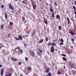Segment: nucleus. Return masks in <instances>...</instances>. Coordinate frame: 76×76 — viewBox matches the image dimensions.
Instances as JSON below:
<instances>
[{
	"instance_id": "f03ea898",
	"label": "nucleus",
	"mask_w": 76,
	"mask_h": 76,
	"mask_svg": "<svg viewBox=\"0 0 76 76\" xmlns=\"http://www.w3.org/2000/svg\"><path fill=\"white\" fill-rule=\"evenodd\" d=\"M32 31L33 32H31V35L32 36H34L36 33V29H34Z\"/></svg>"
},
{
	"instance_id": "72a5a7b5",
	"label": "nucleus",
	"mask_w": 76,
	"mask_h": 76,
	"mask_svg": "<svg viewBox=\"0 0 76 76\" xmlns=\"http://www.w3.org/2000/svg\"><path fill=\"white\" fill-rule=\"evenodd\" d=\"M7 35L8 36V37L9 38V37L10 36V35H11V34H8Z\"/></svg>"
},
{
	"instance_id": "7c9ffc66",
	"label": "nucleus",
	"mask_w": 76,
	"mask_h": 76,
	"mask_svg": "<svg viewBox=\"0 0 76 76\" xmlns=\"http://www.w3.org/2000/svg\"><path fill=\"white\" fill-rule=\"evenodd\" d=\"M39 51L40 52V53H42V50H41L40 49H39Z\"/></svg>"
},
{
	"instance_id": "58836bf2",
	"label": "nucleus",
	"mask_w": 76,
	"mask_h": 76,
	"mask_svg": "<svg viewBox=\"0 0 76 76\" xmlns=\"http://www.w3.org/2000/svg\"><path fill=\"white\" fill-rule=\"evenodd\" d=\"M23 44H24V47H26V46H27L26 44H25V43H23Z\"/></svg>"
},
{
	"instance_id": "c03bdc74",
	"label": "nucleus",
	"mask_w": 76,
	"mask_h": 76,
	"mask_svg": "<svg viewBox=\"0 0 76 76\" xmlns=\"http://www.w3.org/2000/svg\"><path fill=\"white\" fill-rule=\"evenodd\" d=\"M71 41H74V39H73L72 38L71 39Z\"/></svg>"
},
{
	"instance_id": "7ed1b4c3",
	"label": "nucleus",
	"mask_w": 76,
	"mask_h": 76,
	"mask_svg": "<svg viewBox=\"0 0 76 76\" xmlns=\"http://www.w3.org/2000/svg\"><path fill=\"white\" fill-rule=\"evenodd\" d=\"M50 51L52 52V53H53L54 51V48L53 46H51L50 48Z\"/></svg>"
},
{
	"instance_id": "052dcab7",
	"label": "nucleus",
	"mask_w": 76,
	"mask_h": 76,
	"mask_svg": "<svg viewBox=\"0 0 76 76\" xmlns=\"http://www.w3.org/2000/svg\"><path fill=\"white\" fill-rule=\"evenodd\" d=\"M26 36H27V37H28V35H26L25 37H26Z\"/></svg>"
},
{
	"instance_id": "5701e85b",
	"label": "nucleus",
	"mask_w": 76,
	"mask_h": 76,
	"mask_svg": "<svg viewBox=\"0 0 76 76\" xmlns=\"http://www.w3.org/2000/svg\"><path fill=\"white\" fill-rule=\"evenodd\" d=\"M57 73L58 75H60V74H61V72L58 71Z\"/></svg>"
},
{
	"instance_id": "4c0bfd02",
	"label": "nucleus",
	"mask_w": 76,
	"mask_h": 76,
	"mask_svg": "<svg viewBox=\"0 0 76 76\" xmlns=\"http://www.w3.org/2000/svg\"><path fill=\"white\" fill-rule=\"evenodd\" d=\"M63 42H61L60 43V45H63Z\"/></svg>"
},
{
	"instance_id": "f8f14e48",
	"label": "nucleus",
	"mask_w": 76,
	"mask_h": 76,
	"mask_svg": "<svg viewBox=\"0 0 76 76\" xmlns=\"http://www.w3.org/2000/svg\"><path fill=\"white\" fill-rule=\"evenodd\" d=\"M5 18L6 19L7 18V15L6 14V13L5 12Z\"/></svg>"
},
{
	"instance_id": "39448f33",
	"label": "nucleus",
	"mask_w": 76,
	"mask_h": 76,
	"mask_svg": "<svg viewBox=\"0 0 76 76\" xmlns=\"http://www.w3.org/2000/svg\"><path fill=\"white\" fill-rule=\"evenodd\" d=\"M32 5L33 7V9L34 10L35 9L37 8V5H36V4H32Z\"/></svg>"
},
{
	"instance_id": "cd10ccee",
	"label": "nucleus",
	"mask_w": 76,
	"mask_h": 76,
	"mask_svg": "<svg viewBox=\"0 0 76 76\" xmlns=\"http://www.w3.org/2000/svg\"><path fill=\"white\" fill-rule=\"evenodd\" d=\"M14 38H15V39L17 41H18V40H19L18 38H17V37H15Z\"/></svg>"
},
{
	"instance_id": "37998d69",
	"label": "nucleus",
	"mask_w": 76,
	"mask_h": 76,
	"mask_svg": "<svg viewBox=\"0 0 76 76\" xmlns=\"http://www.w3.org/2000/svg\"><path fill=\"white\" fill-rule=\"evenodd\" d=\"M55 5L56 6H57V3H56V2H55Z\"/></svg>"
},
{
	"instance_id": "a19ab883",
	"label": "nucleus",
	"mask_w": 76,
	"mask_h": 76,
	"mask_svg": "<svg viewBox=\"0 0 76 76\" xmlns=\"http://www.w3.org/2000/svg\"><path fill=\"white\" fill-rule=\"evenodd\" d=\"M52 45V46H54V43H52V45Z\"/></svg>"
},
{
	"instance_id": "9d476101",
	"label": "nucleus",
	"mask_w": 76,
	"mask_h": 76,
	"mask_svg": "<svg viewBox=\"0 0 76 76\" xmlns=\"http://www.w3.org/2000/svg\"><path fill=\"white\" fill-rule=\"evenodd\" d=\"M18 49H20V48L19 47H17V48H15L14 49V50L15 51H16V50H18Z\"/></svg>"
},
{
	"instance_id": "09e8293b",
	"label": "nucleus",
	"mask_w": 76,
	"mask_h": 76,
	"mask_svg": "<svg viewBox=\"0 0 76 76\" xmlns=\"http://www.w3.org/2000/svg\"><path fill=\"white\" fill-rule=\"evenodd\" d=\"M22 3H25V2H24V1H22Z\"/></svg>"
},
{
	"instance_id": "13d9d810",
	"label": "nucleus",
	"mask_w": 76,
	"mask_h": 76,
	"mask_svg": "<svg viewBox=\"0 0 76 76\" xmlns=\"http://www.w3.org/2000/svg\"><path fill=\"white\" fill-rule=\"evenodd\" d=\"M23 0V1H26V0Z\"/></svg>"
},
{
	"instance_id": "2eb2a0df",
	"label": "nucleus",
	"mask_w": 76,
	"mask_h": 76,
	"mask_svg": "<svg viewBox=\"0 0 76 76\" xmlns=\"http://www.w3.org/2000/svg\"><path fill=\"white\" fill-rule=\"evenodd\" d=\"M67 19L68 22V24L69 25V24L70 23V20H69V19L68 17H67Z\"/></svg>"
},
{
	"instance_id": "6e6552de",
	"label": "nucleus",
	"mask_w": 76,
	"mask_h": 76,
	"mask_svg": "<svg viewBox=\"0 0 76 76\" xmlns=\"http://www.w3.org/2000/svg\"><path fill=\"white\" fill-rule=\"evenodd\" d=\"M69 33L71 34L72 35H75V34L71 31L69 32Z\"/></svg>"
},
{
	"instance_id": "603ef678",
	"label": "nucleus",
	"mask_w": 76,
	"mask_h": 76,
	"mask_svg": "<svg viewBox=\"0 0 76 76\" xmlns=\"http://www.w3.org/2000/svg\"><path fill=\"white\" fill-rule=\"evenodd\" d=\"M1 66H2V65H0V67H1Z\"/></svg>"
},
{
	"instance_id": "49530a36",
	"label": "nucleus",
	"mask_w": 76,
	"mask_h": 76,
	"mask_svg": "<svg viewBox=\"0 0 76 76\" xmlns=\"http://www.w3.org/2000/svg\"><path fill=\"white\" fill-rule=\"evenodd\" d=\"M46 5L47 6L48 5V4L47 3H46Z\"/></svg>"
},
{
	"instance_id": "aec40b11",
	"label": "nucleus",
	"mask_w": 76,
	"mask_h": 76,
	"mask_svg": "<svg viewBox=\"0 0 76 76\" xmlns=\"http://www.w3.org/2000/svg\"><path fill=\"white\" fill-rule=\"evenodd\" d=\"M41 54H42V53H40V52H38V56H41Z\"/></svg>"
},
{
	"instance_id": "f704fd0d",
	"label": "nucleus",
	"mask_w": 76,
	"mask_h": 76,
	"mask_svg": "<svg viewBox=\"0 0 76 76\" xmlns=\"http://www.w3.org/2000/svg\"><path fill=\"white\" fill-rule=\"evenodd\" d=\"M32 53L33 54V56H35V54L34 53V51H32Z\"/></svg>"
},
{
	"instance_id": "4d7b16f0",
	"label": "nucleus",
	"mask_w": 76,
	"mask_h": 76,
	"mask_svg": "<svg viewBox=\"0 0 76 76\" xmlns=\"http://www.w3.org/2000/svg\"><path fill=\"white\" fill-rule=\"evenodd\" d=\"M64 69H65V68H66V67L65 66H64Z\"/></svg>"
},
{
	"instance_id": "412c9836",
	"label": "nucleus",
	"mask_w": 76,
	"mask_h": 76,
	"mask_svg": "<svg viewBox=\"0 0 76 76\" xmlns=\"http://www.w3.org/2000/svg\"><path fill=\"white\" fill-rule=\"evenodd\" d=\"M8 76H12V74L10 73H8Z\"/></svg>"
},
{
	"instance_id": "0e129e2a",
	"label": "nucleus",
	"mask_w": 76,
	"mask_h": 76,
	"mask_svg": "<svg viewBox=\"0 0 76 76\" xmlns=\"http://www.w3.org/2000/svg\"><path fill=\"white\" fill-rule=\"evenodd\" d=\"M15 0V1H17V0Z\"/></svg>"
},
{
	"instance_id": "bf43d9fd",
	"label": "nucleus",
	"mask_w": 76,
	"mask_h": 76,
	"mask_svg": "<svg viewBox=\"0 0 76 76\" xmlns=\"http://www.w3.org/2000/svg\"><path fill=\"white\" fill-rule=\"evenodd\" d=\"M5 76H8V75H6Z\"/></svg>"
},
{
	"instance_id": "c85d7f7f",
	"label": "nucleus",
	"mask_w": 76,
	"mask_h": 76,
	"mask_svg": "<svg viewBox=\"0 0 76 76\" xmlns=\"http://www.w3.org/2000/svg\"><path fill=\"white\" fill-rule=\"evenodd\" d=\"M61 56H63L64 57H66V55L64 54H62L61 55Z\"/></svg>"
},
{
	"instance_id": "864d4df0",
	"label": "nucleus",
	"mask_w": 76,
	"mask_h": 76,
	"mask_svg": "<svg viewBox=\"0 0 76 76\" xmlns=\"http://www.w3.org/2000/svg\"><path fill=\"white\" fill-rule=\"evenodd\" d=\"M11 12L12 13H13V11H11Z\"/></svg>"
},
{
	"instance_id": "de8ad7c7",
	"label": "nucleus",
	"mask_w": 76,
	"mask_h": 76,
	"mask_svg": "<svg viewBox=\"0 0 76 76\" xmlns=\"http://www.w3.org/2000/svg\"><path fill=\"white\" fill-rule=\"evenodd\" d=\"M74 14L76 15V12H74Z\"/></svg>"
},
{
	"instance_id": "0eeeda50",
	"label": "nucleus",
	"mask_w": 76,
	"mask_h": 76,
	"mask_svg": "<svg viewBox=\"0 0 76 76\" xmlns=\"http://www.w3.org/2000/svg\"><path fill=\"white\" fill-rule=\"evenodd\" d=\"M11 59L12 60H13V61H17V59L16 58H14L13 57H12L11 58Z\"/></svg>"
},
{
	"instance_id": "a878e982",
	"label": "nucleus",
	"mask_w": 76,
	"mask_h": 76,
	"mask_svg": "<svg viewBox=\"0 0 76 76\" xmlns=\"http://www.w3.org/2000/svg\"><path fill=\"white\" fill-rule=\"evenodd\" d=\"M45 39L46 41H48V37H46Z\"/></svg>"
},
{
	"instance_id": "473e14b6",
	"label": "nucleus",
	"mask_w": 76,
	"mask_h": 76,
	"mask_svg": "<svg viewBox=\"0 0 76 76\" xmlns=\"http://www.w3.org/2000/svg\"><path fill=\"white\" fill-rule=\"evenodd\" d=\"M44 23H45V24H47V22L46 21H44Z\"/></svg>"
},
{
	"instance_id": "8fccbe9b",
	"label": "nucleus",
	"mask_w": 76,
	"mask_h": 76,
	"mask_svg": "<svg viewBox=\"0 0 76 76\" xmlns=\"http://www.w3.org/2000/svg\"><path fill=\"white\" fill-rule=\"evenodd\" d=\"M1 48H2V47L0 46V49H1Z\"/></svg>"
},
{
	"instance_id": "4468645a",
	"label": "nucleus",
	"mask_w": 76,
	"mask_h": 76,
	"mask_svg": "<svg viewBox=\"0 0 76 76\" xmlns=\"http://www.w3.org/2000/svg\"><path fill=\"white\" fill-rule=\"evenodd\" d=\"M56 18L58 19H60V16H59V15H56Z\"/></svg>"
},
{
	"instance_id": "79ce46f5",
	"label": "nucleus",
	"mask_w": 76,
	"mask_h": 76,
	"mask_svg": "<svg viewBox=\"0 0 76 76\" xmlns=\"http://www.w3.org/2000/svg\"><path fill=\"white\" fill-rule=\"evenodd\" d=\"M48 45L49 46L51 45V43L50 42H49L48 43Z\"/></svg>"
},
{
	"instance_id": "4be33fe9",
	"label": "nucleus",
	"mask_w": 76,
	"mask_h": 76,
	"mask_svg": "<svg viewBox=\"0 0 76 76\" xmlns=\"http://www.w3.org/2000/svg\"><path fill=\"white\" fill-rule=\"evenodd\" d=\"M28 70H31V67H28Z\"/></svg>"
},
{
	"instance_id": "dca6fc26",
	"label": "nucleus",
	"mask_w": 76,
	"mask_h": 76,
	"mask_svg": "<svg viewBox=\"0 0 76 76\" xmlns=\"http://www.w3.org/2000/svg\"><path fill=\"white\" fill-rule=\"evenodd\" d=\"M18 51H20V52H21V53H22V50L21 49H20H20H18Z\"/></svg>"
},
{
	"instance_id": "5fc2aeb1",
	"label": "nucleus",
	"mask_w": 76,
	"mask_h": 76,
	"mask_svg": "<svg viewBox=\"0 0 76 76\" xmlns=\"http://www.w3.org/2000/svg\"><path fill=\"white\" fill-rule=\"evenodd\" d=\"M20 76H23V75H22V74L20 73Z\"/></svg>"
},
{
	"instance_id": "ddd939ff",
	"label": "nucleus",
	"mask_w": 76,
	"mask_h": 76,
	"mask_svg": "<svg viewBox=\"0 0 76 76\" xmlns=\"http://www.w3.org/2000/svg\"><path fill=\"white\" fill-rule=\"evenodd\" d=\"M52 14V16L53 18H54V12H53Z\"/></svg>"
},
{
	"instance_id": "6e6d98bb",
	"label": "nucleus",
	"mask_w": 76,
	"mask_h": 76,
	"mask_svg": "<svg viewBox=\"0 0 76 76\" xmlns=\"http://www.w3.org/2000/svg\"><path fill=\"white\" fill-rule=\"evenodd\" d=\"M2 51H3V53H4V51H5V50H2Z\"/></svg>"
},
{
	"instance_id": "6ab92c4d",
	"label": "nucleus",
	"mask_w": 76,
	"mask_h": 76,
	"mask_svg": "<svg viewBox=\"0 0 76 76\" xmlns=\"http://www.w3.org/2000/svg\"><path fill=\"white\" fill-rule=\"evenodd\" d=\"M43 41H44V40L43 39H42L41 40L39 41V43H42V42H43Z\"/></svg>"
},
{
	"instance_id": "f257e3e1",
	"label": "nucleus",
	"mask_w": 76,
	"mask_h": 76,
	"mask_svg": "<svg viewBox=\"0 0 76 76\" xmlns=\"http://www.w3.org/2000/svg\"><path fill=\"white\" fill-rule=\"evenodd\" d=\"M8 6L9 8L11 9V10H14V7H13L12 5V4H8Z\"/></svg>"
},
{
	"instance_id": "423d86ee",
	"label": "nucleus",
	"mask_w": 76,
	"mask_h": 76,
	"mask_svg": "<svg viewBox=\"0 0 76 76\" xmlns=\"http://www.w3.org/2000/svg\"><path fill=\"white\" fill-rule=\"evenodd\" d=\"M50 70V68H47L46 69V71H45V73H48V72H49V71Z\"/></svg>"
},
{
	"instance_id": "c756f323",
	"label": "nucleus",
	"mask_w": 76,
	"mask_h": 76,
	"mask_svg": "<svg viewBox=\"0 0 76 76\" xmlns=\"http://www.w3.org/2000/svg\"><path fill=\"white\" fill-rule=\"evenodd\" d=\"M25 59H26V61H27L28 60V58L27 57H26L25 58Z\"/></svg>"
},
{
	"instance_id": "338daca9",
	"label": "nucleus",
	"mask_w": 76,
	"mask_h": 76,
	"mask_svg": "<svg viewBox=\"0 0 76 76\" xmlns=\"http://www.w3.org/2000/svg\"><path fill=\"white\" fill-rule=\"evenodd\" d=\"M1 0V1H2V0Z\"/></svg>"
},
{
	"instance_id": "3c124183",
	"label": "nucleus",
	"mask_w": 76,
	"mask_h": 76,
	"mask_svg": "<svg viewBox=\"0 0 76 76\" xmlns=\"http://www.w3.org/2000/svg\"><path fill=\"white\" fill-rule=\"evenodd\" d=\"M75 5H76V1H75Z\"/></svg>"
},
{
	"instance_id": "c9c22d12",
	"label": "nucleus",
	"mask_w": 76,
	"mask_h": 76,
	"mask_svg": "<svg viewBox=\"0 0 76 76\" xmlns=\"http://www.w3.org/2000/svg\"><path fill=\"white\" fill-rule=\"evenodd\" d=\"M18 65H20L21 64H22V62H19L18 63Z\"/></svg>"
},
{
	"instance_id": "69168bd1",
	"label": "nucleus",
	"mask_w": 76,
	"mask_h": 76,
	"mask_svg": "<svg viewBox=\"0 0 76 76\" xmlns=\"http://www.w3.org/2000/svg\"><path fill=\"white\" fill-rule=\"evenodd\" d=\"M66 76H69V75H66Z\"/></svg>"
},
{
	"instance_id": "b1692460",
	"label": "nucleus",
	"mask_w": 76,
	"mask_h": 76,
	"mask_svg": "<svg viewBox=\"0 0 76 76\" xmlns=\"http://www.w3.org/2000/svg\"><path fill=\"white\" fill-rule=\"evenodd\" d=\"M63 59L64 61H66V60H67V59H66L64 57L63 58Z\"/></svg>"
},
{
	"instance_id": "a211bd4d",
	"label": "nucleus",
	"mask_w": 76,
	"mask_h": 76,
	"mask_svg": "<svg viewBox=\"0 0 76 76\" xmlns=\"http://www.w3.org/2000/svg\"><path fill=\"white\" fill-rule=\"evenodd\" d=\"M50 12H53V9L52 8H50Z\"/></svg>"
},
{
	"instance_id": "ea45409f",
	"label": "nucleus",
	"mask_w": 76,
	"mask_h": 76,
	"mask_svg": "<svg viewBox=\"0 0 76 76\" xmlns=\"http://www.w3.org/2000/svg\"><path fill=\"white\" fill-rule=\"evenodd\" d=\"M73 8L74 9V10H76V7H75L74 6V7H73Z\"/></svg>"
},
{
	"instance_id": "393cba45",
	"label": "nucleus",
	"mask_w": 76,
	"mask_h": 76,
	"mask_svg": "<svg viewBox=\"0 0 76 76\" xmlns=\"http://www.w3.org/2000/svg\"><path fill=\"white\" fill-rule=\"evenodd\" d=\"M61 26H59L58 29L59 30H61Z\"/></svg>"
},
{
	"instance_id": "e433bc0d",
	"label": "nucleus",
	"mask_w": 76,
	"mask_h": 76,
	"mask_svg": "<svg viewBox=\"0 0 76 76\" xmlns=\"http://www.w3.org/2000/svg\"><path fill=\"white\" fill-rule=\"evenodd\" d=\"M61 42H64V41H63V39H61Z\"/></svg>"
},
{
	"instance_id": "f3484780",
	"label": "nucleus",
	"mask_w": 76,
	"mask_h": 76,
	"mask_svg": "<svg viewBox=\"0 0 76 76\" xmlns=\"http://www.w3.org/2000/svg\"><path fill=\"white\" fill-rule=\"evenodd\" d=\"M47 76H51V74L50 72L48 73V75H47Z\"/></svg>"
},
{
	"instance_id": "e2e57ef3",
	"label": "nucleus",
	"mask_w": 76,
	"mask_h": 76,
	"mask_svg": "<svg viewBox=\"0 0 76 76\" xmlns=\"http://www.w3.org/2000/svg\"><path fill=\"white\" fill-rule=\"evenodd\" d=\"M55 50H56V51H57V49H56Z\"/></svg>"
},
{
	"instance_id": "a18cd8bd",
	"label": "nucleus",
	"mask_w": 76,
	"mask_h": 76,
	"mask_svg": "<svg viewBox=\"0 0 76 76\" xmlns=\"http://www.w3.org/2000/svg\"><path fill=\"white\" fill-rule=\"evenodd\" d=\"M1 7L2 8H3V7H4V6H3V5H2V6H1Z\"/></svg>"
},
{
	"instance_id": "680f3d73",
	"label": "nucleus",
	"mask_w": 76,
	"mask_h": 76,
	"mask_svg": "<svg viewBox=\"0 0 76 76\" xmlns=\"http://www.w3.org/2000/svg\"><path fill=\"white\" fill-rule=\"evenodd\" d=\"M55 46H56V47H57V45H56Z\"/></svg>"
},
{
	"instance_id": "9b49d317",
	"label": "nucleus",
	"mask_w": 76,
	"mask_h": 76,
	"mask_svg": "<svg viewBox=\"0 0 76 76\" xmlns=\"http://www.w3.org/2000/svg\"><path fill=\"white\" fill-rule=\"evenodd\" d=\"M1 29H3L4 28V26H3V24H1Z\"/></svg>"
},
{
	"instance_id": "20e7f679",
	"label": "nucleus",
	"mask_w": 76,
	"mask_h": 76,
	"mask_svg": "<svg viewBox=\"0 0 76 76\" xmlns=\"http://www.w3.org/2000/svg\"><path fill=\"white\" fill-rule=\"evenodd\" d=\"M4 73V70H3V69H2L1 70V76H2L3 75Z\"/></svg>"
},
{
	"instance_id": "bb28decb",
	"label": "nucleus",
	"mask_w": 76,
	"mask_h": 76,
	"mask_svg": "<svg viewBox=\"0 0 76 76\" xmlns=\"http://www.w3.org/2000/svg\"><path fill=\"white\" fill-rule=\"evenodd\" d=\"M10 25L11 26H12V25H13V23L11 22H10Z\"/></svg>"
},
{
	"instance_id": "2f4dec72",
	"label": "nucleus",
	"mask_w": 76,
	"mask_h": 76,
	"mask_svg": "<svg viewBox=\"0 0 76 76\" xmlns=\"http://www.w3.org/2000/svg\"><path fill=\"white\" fill-rule=\"evenodd\" d=\"M22 19L23 20H25V18H24L23 17H22Z\"/></svg>"
},
{
	"instance_id": "1a4fd4ad",
	"label": "nucleus",
	"mask_w": 76,
	"mask_h": 76,
	"mask_svg": "<svg viewBox=\"0 0 76 76\" xmlns=\"http://www.w3.org/2000/svg\"><path fill=\"white\" fill-rule=\"evenodd\" d=\"M18 38L19 40H22V37L21 36H19Z\"/></svg>"
}]
</instances>
